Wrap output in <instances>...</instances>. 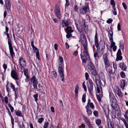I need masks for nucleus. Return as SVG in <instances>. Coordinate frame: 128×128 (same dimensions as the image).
Listing matches in <instances>:
<instances>
[{
  "mask_svg": "<svg viewBox=\"0 0 128 128\" xmlns=\"http://www.w3.org/2000/svg\"><path fill=\"white\" fill-rule=\"evenodd\" d=\"M98 46H96L97 48V52H100V55H102L104 51L105 48V43L103 40H100L99 42H98Z\"/></svg>",
  "mask_w": 128,
  "mask_h": 128,
  "instance_id": "obj_1",
  "label": "nucleus"
},
{
  "mask_svg": "<svg viewBox=\"0 0 128 128\" xmlns=\"http://www.w3.org/2000/svg\"><path fill=\"white\" fill-rule=\"evenodd\" d=\"M89 84L87 85V87L89 93L92 95H93V83L92 80L90 79H88Z\"/></svg>",
  "mask_w": 128,
  "mask_h": 128,
  "instance_id": "obj_2",
  "label": "nucleus"
},
{
  "mask_svg": "<svg viewBox=\"0 0 128 128\" xmlns=\"http://www.w3.org/2000/svg\"><path fill=\"white\" fill-rule=\"evenodd\" d=\"M54 12L57 18L59 19H60L62 17L60 11V8L57 4L56 5Z\"/></svg>",
  "mask_w": 128,
  "mask_h": 128,
  "instance_id": "obj_3",
  "label": "nucleus"
},
{
  "mask_svg": "<svg viewBox=\"0 0 128 128\" xmlns=\"http://www.w3.org/2000/svg\"><path fill=\"white\" fill-rule=\"evenodd\" d=\"M103 60L105 64V68H108L110 66V62L108 58L107 55L106 54L103 55Z\"/></svg>",
  "mask_w": 128,
  "mask_h": 128,
  "instance_id": "obj_4",
  "label": "nucleus"
},
{
  "mask_svg": "<svg viewBox=\"0 0 128 128\" xmlns=\"http://www.w3.org/2000/svg\"><path fill=\"white\" fill-rule=\"evenodd\" d=\"M84 50H83V53L84 57L86 60H89L90 59L88 49H87V46L84 44L83 46Z\"/></svg>",
  "mask_w": 128,
  "mask_h": 128,
  "instance_id": "obj_5",
  "label": "nucleus"
},
{
  "mask_svg": "<svg viewBox=\"0 0 128 128\" xmlns=\"http://www.w3.org/2000/svg\"><path fill=\"white\" fill-rule=\"evenodd\" d=\"M89 10L88 6V5L84 6L80 8V12L83 14H86Z\"/></svg>",
  "mask_w": 128,
  "mask_h": 128,
  "instance_id": "obj_6",
  "label": "nucleus"
},
{
  "mask_svg": "<svg viewBox=\"0 0 128 128\" xmlns=\"http://www.w3.org/2000/svg\"><path fill=\"white\" fill-rule=\"evenodd\" d=\"M30 81L32 82V85L34 88L37 90V85L38 84V81L35 76H33L30 79Z\"/></svg>",
  "mask_w": 128,
  "mask_h": 128,
  "instance_id": "obj_7",
  "label": "nucleus"
},
{
  "mask_svg": "<svg viewBox=\"0 0 128 128\" xmlns=\"http://www.w3.org/2000/svg\"><path fill=\"white\" fill-rule=\"evenodd\" d=\"M8 42L9 46L10 54L12 58H13L14 56H15V54L12 46V43L10 41H8Z\"/></svg>",
  "mask_w": 128,
  "mask_h": 128,
  "instance_id": "obj_8",
  "label": "nucleus"
},
{
  "mask_svg": "<svg viewBox=\"0 0 128 128\" xmlns=\"http://www.w3.org/2000/svg\"><path fill=\"white\" fill-rule=\"evenodd\" d=\"M58 71L60 76L62 78V80L63 81L64 80V70L62 66H60L58 67Z\"/></svg>",
  "mask_w": 128,
  "mask_h": 128,
  "instance_id": "obj_9",
  "label": "nucleus"
},
{
  "mask_svg": "<svg viewBox=\"0 0 128 128\" xmlns=\"http://www.w3.org/2000/svg\"><path fill=\"white\" fill-rule=\"evenodd\" d=\"M110 99L111 104L117 103V101L114 94L110 92Z\"/></svg>",
  "mask_w": 128,
  "mask_h": 128,
  "instance_id": "obj_10",
  "label": "nucleus"
},
{
  "mask_svg": "<svg viewBox=\"0 0 128 128\" xmlns=\"http://www.w3.org/2000/svg\"><path fill=\"white\" fill-rule=\"evenodd\" d=\"M11 76L12 78L16 80L19 79L17 72L14 70H12L11 72Z\"/></svg>",
  "mask_w": 128,
  "mask_h": 128,
  "instance_id": "obj_11",
  "label": "nucleus"
},
{
  "mask_svg": "<svg viewBox=\"0 0 128 128\" xmlns=\"http://www.w3.org/2000/svg\"><path fill=\"white\" fill-rule=\"evenodd\" d=\"M122 53L120 49H119L117 52L116 58V60L118 61L119 60H121L122 59Z\"/></svg>",
  "mask_w": 128,
  "mask_h": 128,
  "instance_id": "obj_12",
  "label": "nucleus"
},
{
  "mask_svg": "<svg viewBox=\"0 0 128 128\" xmlns=\"http://www.w3.org/2000/svg\"><path fill=\"white\" fill-rule=\"evenodd\" d=\"M18 61V66H26V62L25 60H24V58L22 57L21 56L19 58Z\"/></svg>",
  "mask_w": 128,
  "mask_h": 128,
  "instance_id": "obj_13",
  "label": "nucleus"
},
{
  "mask_svg": "<svg viewBox=\"0 0 128 128\" xmlns=\"http://www.w3.org/2000/svg\"><path fill=\"white\" fill-rule=\"evenodd\" d=\"M80 38L81 39L84 40H82V42L83 46H84V44L86 46H87L86 39L84 35L83 34H81L80 35Z\"/></svg>",
  "mask_w": 128,
  "mask_h": 128,
  "instance_id": "obj_14",
  "label": "nucleus"
},
{
  "mask_svg": "<svg viewBox=\"0 0 128 128\" xmlns=\"http://www.w3.org/2000/svg\"><path fill=\"white\" fill-rule=\"evenodd\" d=\"M5 4L6 8L8 11H10L11 4L10 0H6Z\"/></svg>",
  "mask_w": 128,
  "mask_h": 128,
  "instance_id": "obj_15",
  "label": "nucleus"
},
{
  "mask_svg": "<svg viewBox=\"0 0 128 128\" xmlns=\"http://www.w3.org/2000/svg\"><path fill=\"white\" fill-rule=\"evenodd\" d=\"M119 67L122 70L124 71H126L127 68V67L124 64V62L120 63Z\"/></svg>",
  "mask_w": 128,
  "mask_h": 128,
  "instance_id": "obj_16",
  "label": "nucleus"
},
{
  "mask_svg": "<svg viewBox=\"0 0 128 128\" xmlns=\"http://www.w3.org/2000/svg\"><path fill=\"white\" fill-rule=\"evenodd\" d=\"M38 89L36 90L37 91L42 93L44 92V87L41 85L40 84H38Z\"/></svg>",
  "mask_w": 128,
  "mask_h": 128,
  "instance_id": "obj_17",
  "label": "nucleus"
},
{
  "mask_svg": "<svg viewBox=\"0 0 128 128\" xmlns=\"http://www.w3.org/2000/svg\"><path fill=\"white\" fill-rule=\"evenodd\" d=\"M33 48L34 52L35 51V52H36V56L37 58L38 59L40 60V54L39 52V50L36 47H34Z\"/></svg>",
  "mask_w": 128,
  "mask_h": 128,
  "instance_id": "obj_18",
  "label": "nucleus"
},
{
  "mask_svg": "<svg viewBox=\"0 0 128 128\" xmlns=\"http://www.w3.org/2000/svg\"><path fill=\"white\" fill-rule=\"evenodd\" d=\"M115 92L116 94H117L120 97L122 96V93L119 88H117L115 90Z\"/></svg>",
  "mask_w": 128,
  "mask_h": 128,
  "instance_id": "obj_19",
  "label": "nucleus"
},
{
  "mask_svg": "<svg viewBox=\"0 0 128 128\" xmlns=\"http://www.w3.org/2000/svg\"><path fill=\"white\" fill-rule=\"evenodd\" d=\"M69 22L68 20H66V21L65 22L64 20H62V27L63 28L64 26V25L66 26L67 27L69 26Z\"/></svg>",
  "mask_w": 128,
  "mask_h": 128,
  "instance_id": "obj_20",
  "label": "nucleus"
},
{
  "mask_svg": "<svg viewBox=\"0 0 128 128\" xmlns=\"http://www.w3.org/2000/svg\"><path fill=\"white\" fill-rule=\"evenodd\" d=\"M88 67L90 70L92 69H94V68H95L93 64L90 61L88 63Z\"/></svg>",
  "mask_w": 128,
  "mask_h": 128,
  "instance_id": "obj_21",
  "label": "nucleus"
},
{
  "mask_svg": "<svg viewBox=\"0 0 128 128\" xmlns=\"http://www.w3.org/2000/svg\"><path fill=\"white\" fill-rule=\"evenodd\" d=\"M86 109V111L89 116H90L92 113V112L91 110V109L90 107H85Z\"/></svg>",
  "mask_w": 128,
  "mask_h": 128,
  "instance_id": "obj_22",
  "label": "nucleus"
},
{
  "mask_svg": "<svg viewBox=\"0 0 128 128\" xmlns=\"http://www.w3.org/2000/svg\"><path fill=\"white\" fill-rule=\"evenodd\" d=\"M95 83L97 84V82H98V84L99 85V86L100 87V89L102 90V84L100 80L98 79H95Z\"/></svg>",
  "mask_w": 128,
  "mask_h": 128,
  "instance_id": "obj_23",
  "label": "nucleus"
},
{
  "mask_svg": "<svg viewBox=\"0 0 128 128\" xmlns=\"http://www.w3.org/2000/svg\"><path fill=\"white\" fill-rule=\"evenodd\" d=\"M66 30L67 32L72 33L74 31L72 29V28L71 26L67 27Z\"/></svg>",
  "mask_w": 128,
  "mask_h": 128,
  "instance_id": "obj_24",
  "label": "nucleus"
},
{
  "mask_svg": "<svg viewBox=\"0 0 128 128\" xmlns=\"http://www.w3.org/2000/svg\"><path fill=\"white\" fill-rule=\"evenodd\" d=\"M126 82L125 80H123L121 82L120 86L123 89L124 88L126 85Z\"/></svg>",
  "mask_w": 128,
  "mask_h": 128,
  "instance_id": "obj_25",
  "label": "nucleus"
},
{
  "mask_svg": "<svg viewBox=\"0 0 128 128\" xmlns=\"http://www.w3.org/2000/svg\"><path fill=\"white\" fill-rule=\"evenodd\" d=\"M98 40L97 38V33L96 32L94 37V42L96 46H98Z\"/></svg>",
  "mask_w": 128,
  "mask_h": 128,
  "instance_id": "obj_26",
  "label": "nucleus"
},
{
  "mask_svg": "<svg viewBox=\"0 0 128 128\" xmlns=\"http://www.w3.org/2000/svg\"><path fill=\"white\" fill-rule=\"evenodd\" d=\"M92 74L94 76H96L97 74L96 69L95 68L94 69L90 70Z\"/></svg>",
  "mask_w": 128,
  "mask_h": 128,
  "instance_id": "obj_27",
  "label": "nucleus"
},
{
  "mask_svg": "<svg viewBox=\"0 0 128 128\" xmlns=\"http://www.w3.org/2000/svg\"><path fill=\"white\" fill-rule=\"evenodd\" d=\"M79 89V87L78 86V85H77L76 86L75 88V90L74 91V92L75 93V96H77L78 92V90Z\"/></svg>",
  "mask_w": 128,
  "mask_h": 128,
  "instance_id": "obj_28",
  "label": "nucleus"
},
{
  "mask_svg": "<svg viewBox=\"0 0 128 128\" xmlns=\"http://www.w3.org/2000/svg\"><path fill=\"white\" fill-rule=\"evenodd\" d=\"M108 35L109 37H113V32L112 29L109 30Z\"/></svg>",
  "mask_w": 128,
  "mask_h": 128,
  "instance_id": "obj_29",
  "label": "nucleus"
},
{
  "mask_svg": "<svg viewBox=\"0 0 128 128\" xmlns=\"http://www.w3.org/2000/svg\"><path fill=\"white\" fill-rule=\"evenodd\" d=\"M117 103H115L112 104H111L112 107L114 109H115L118 108V105L116 104Z\"/></svg>",
  "mask_w": 128,
  "mask_h": 128,
  "instance_id": "obj_30",
  "label": "nucleus"
},
{
  "mask_svg": "<svg viewBox=\"0 0 128 128\" xmlns=\"http://www.w3.org/2000/svg\"><path fill=\"white\" fill-rule=\"evenodd\" d=\"M108 126V128H113L111 122L110 120H107Z\"/></svg>",
  "mask_w": 128,
  "mask_h": 128,
  "instance_id": "obj_31",
  "label": "nucleus"
},
{
  "mask_svg": "<svg viewBox=\"0 0 128 128\" xmlns=\"http://www.w3.org/2000/svg\"><path fill=\"white\" fill-rule=\"evenodd\" d=\"M83 26L84 30V31L86 33L88 32V26H86L84 22V23Z\"/></svg>",
  "mask_w": 128,
  "mask_h": 128,
  "instance_id": "obj_32",
  "label": "nucleus"
},
{
  "mask_svg": "<svg viewBox=\"0 0 128 128\" xmlns=\"http://www.w3.org/2000/svg\"><path fill=\"white\" fill-rule=\"evenodd\" d=\"M15 112V113L16 115L18 116H22V112L20 110H18L17 111L14 110Z\"/></svg>",
  "mask_w": 128,
  "mask_h": 128,
  "instance_id": "obj_33",
  "label": "nucleus"
},
{
  "mask_svg": "<svg viewBox=\"0 0 128 128\" xmlns=\"http://www.w3.org/2000/svg\"><path fill=\"white\" fill-rule=\"evenodd\" d=\"M24 75L26 76V77H28L29 78V76L28 75V70L27 68L26 69H24Z\"/></svg>",
  "mask_w": 128,
  "mask_h": 128,
  "instance_id": "obj_34",
  "label": "nucleus"
},
{
  "mask_svg": "<svg viewBox=\"0 0 128 128\" xmlns=\"http://www.w3.org/2000/svg\"><path fill=\"white\" fill-rule=\"evenodd\" d=\"M18 126L19 128H25V126L23 122L22 123H19L18 124Z\"/></svg>",
  "mask_w": 128,
  "mask_h": 128,
  "instance_id": "obj_35",
  "label": "nucleus"
},
{
  "mask_svg": "<svg viewBox=\"0 0 128 128\" xmlns=\"http://www.w3.org/2000/svg\"><path fill=\"white\" fill-rule=\"evenodd\" d=\"M113 10L112 12H113V14L114 15H116L117 14V12L116 10V8L114 7H112Z\"/></svg>",
  "mask_w": 128,
  "mask_h": 128,
  "instance_id": "obj_36",
  "label": "nucleus"
},
{
  "mask_svg": "<svg viewBox=\"0 0 128 128\" xmlns=\"http://www.w3.org/2000/svg\"><path fill=\"white\" fill-rule=\"evenodd\" d=\"M110 4L112 6V7L115 6L116 4L114 0H110Z\"/></svg>",
  "mask_w": 128,
  "mask_h": 128,
  "instance_id": "obj_37",
  "label": "nucleus"
},
{
  "mask_svg": "<svg viewBox=\"0 0 128 128\" xmlns=\"http://www.w3.org/2000/svg\"><path fill=\"white\" fill-rule=\"evenodd\" d=\"M52 75L53 77L55 78L57 76V74L56 72L55 71H52Z\"/></svg>",
  "mask_w": 128,
  "mask_h": 128,
  "instance_id": "obj_38",
  "label": "nucleus"
},
{
  "mask_svg": "<svg viewBox=\"0 0 128 128\" xmlns=\"http://www.w3.org/2000/svg\"><path fill=\"white\" fill-rule=\"evenodd\" d=\"M86 95L85 94H83V95L82 97V102H86Z\"/></svg>",
  "mask_w": 128,
  "mask_h": 128,
  "instance_id": "obj_39",
  "label": "nucleus"
},
{
  "mask_svg": "<svg viewBox=\"0 0 128 128\" xmlns=\"http://www.w3.org/2000/svg\"><path fill=\"white\" fill-rule=\"evenodd\" d=\"M84 83H85V82H84L82 83V87L84 88V91L86 92H87L86 88V85L84 84Z\"/></svg>",
  "mask_w": 128,
  "mask_h": 128,
  "instance_id": "obj_40",
  "label": "nucleus"
},
{
  "mask_svg": "<svg viewBox=\"0 0 128 128\" xmlns=\"http://www.w3.org/2000/svg\"><path fill=\"white\" fill-rule=\"evenodd\" d=\"M49 123L48 122H46L44 126V128H47L48 126Z\"/></svg>",
  "mask_w": 128,
  "mask_h": 128,
  "instance_id": "obj_41",
  "label": "nucleus"
},
{
  "mask_svg": "<svg viewBox=\"0 0 128 128\" xmlns=\"http://www.w3.org/2000/svg\"><path fill=\"white\" fill-rule=\"evenodd\" d=\"M88 106L89 107L90 106L92 109H93L94 108V105L92 102L88 104Z\"/></svg>",
  "mask_w": 128,
  "mask_h": 128,
  "instance_id": "obj_42",
  "label": "nucleus"
},
{
  "mask_svg": "<svg viewBox=\"0 0 128 128\" xmlns=\"http://www.w3.org/2000/svg\"><path fill=\"white\" fill-rule=\"evenodd\" d=\"M38 94H36L34 95V98L36 102H37L38 101Z\"/></svg>",
  "mask_w": 128,
  "mask_h": 128,
  "instance_id": "obj_43",
  "label": "nucleus"
},
{
  "mask_svg": "<svg viewBox=\"0 0 128 128\" xmlns=\"http://www.w3.org/2000/svg\"><path fill=\"white\" fill-rule=\"evenodd\" d=\"M44 120V118H41L38 119V122L40 124H41L42 122Z\"/></svg>",
  "mask_w": 128,
  "mask_h": 128,
  "instance_id": "obj_44",
  "label": "nucleus"
},
{
  "mask_svg": "<svg viewBox=\"0 0 128 128\" xmlns=\"http://www.w3.org/2000/svg\"><path fill=\"white\" fill-rule=\"evenodd\" d=\"M18 66L19 68L20 69V71H22V73L23 72L22 71V70L24 69L25 68L26 66Z\"/></svg>",
  "mask_w": 128,
  "mask_h": 128,
  "instance_id": "obj_45",
  "label": "nucleus"
},
{
  "mask_svg": "<svg viewBox=\"0 0 128 128\" xmlns=\"http://www.w3.org/2000/svg\"><path fill=\"white\" fill-rule=\"evenodd\" d=\"M71 33L67 32V34L66 35V37L68 38H69L72 36V34Z\"/></svg>",
  "mask_w": 128,
  "mask_h": 128,
  "instance_id": "obj_46",
  "label": "nucleus"
},
{
  "mask_svg": "<svg viewBox=\"0 0 128 128\" xmlns=\"http://www.w3.org/2000/svg\"><path fill=\"white\" fill-rule=\"evenodd\" d=\"M121 76L122 78H124L125 77V74L124 72H120Z\"/></svg>",
  "mask_w": 128,
  "mask_h": 128,
  "instance_id": "obj_47",
  "label": "nucleus"
},
{
  "mask_svg": "<svg viewBox=\"0 0 128 128\" xmlns=\"http://www.w3.org/2000/svg\"><path fill=\"white\" fill-rule=\"evenodd\" d=\"M96 123L98 125H100L101 123V121L100 119H97L96 121Z\"/></svg>",
  "mask_w": 128,
  "mask_h": 128,
  "instance_id": "obj_48",
  "label": "nucleus"
},
{
  "mask_svg": "<svg viewBox=\"0 0 128 128\" xmlns=\"http://www.w3.org/2000/svg\"><path fill=\"white\" fill-rule=\"evenodd\" d=\"M93 114L96 117L98 116V113L96 110H95L93 112Z\"/></svg>",
  "mask_w": 128,
  "mask_h": 128,
  "instance_id": "obj_49",
  "label": "nucleus"
},
{
  "mask_svg": "<svg viewBox=\"0 0 128 128\" xmlns=\"http://www.w3.org/2000/svg\"><path fill=\"white\" fill-rule=\"evenodd\" d=\"M101 90V91L100 92V93L98 95H96V96L99 97L100 98H102L103 96V95H102V90Z\"/></svg>",
  "mask_w": 128,
  "mask_h": 128,
  "instance_id": "obj_50",
  "label": "nucleus"
},
{
  "mask_svg": "<svg viewBox=\"0 0 128 128\" xmlns=\"http://www.w3.org/2000/svg\"><path fill=\"white\" fill-rule=\"evenodd\" d=\"M84 120L85 121L86 123L88 122L89 120L88 118L86 116H84Z\"/></svg>",
  "mask_w": 128,
  "mask_h": 128,
  "instance_id": "obj_51",
  "label": "nucleus"
},
{
  "mask_svg": "<svg viewBox=\"0 0 128 128\" xmlns=\"http://www.w3.org/2000/svg\"><path fill=\"white\" fill-rule=\"evenodd\" d=\"M11 117V122L12 124V126H14V119L13 118L12 116H10Z\"/></svg>",
  "mask_w": 128,
  "mask_h": 128,
  "instance_id": "obj_52",
  "label": "nucleus"
},
{
  "mask_svg": "<svg viewBox=\"0 0 128 128\" xmlns=\"http://www.w3.org/2000/svg\"><path fill=\"white\" fill-rule=\"evenodd\" d=\"M70 4L68 0H66V4H65V8L68 6Z\"/></svg>",
  "mask_w": 128,
  "mask_h": 128,
  "instance_id": "obj_53",
  "label": "nucleus"
},
{
  "mask_svg": "<svg viewBox=\"0 0 128 128\" xmlns=\"http://www.w3.org/2000/svg\"><path fill=\"white\" fill-rule=\"evenodd\" d=\"M14 92V93L15 94V95L16 96L18 94V88H16L14 89V90H13Z\"/></svg>",
  "mask_w": 128,
  "mask_h": 128,
  "instance_id": "obj_54",
  "label": "nucleus"
},
{
  "mask_svg": "<svg viewBox=\"0 0 128 128\" xmlns=\"http://www.w3.org/2000/svg\"><path fill=\"white\" fill-rule=\"evenodd\" d=\"M113 20L111 18H109L106 21V22L109 24L111 23L112 21Z\"/></svg>",
  "mask_w": 128,
  "mask_h": 128,
  "instance_id": "obj_55",
  "label": "nucleus"
},
{
  "mask_svg": "<svg viewBox=\"0 0 128 128\" xmlns=\"http://www.w3.org/2000/svg\"><path fill=\"white\" fill-rule=\"evenodd\" d=\"M10 87L13 90H14V89L15 88V86H14L13 84L12 83H10Z\"/></svg>",
  "mask_w": 128,
  "mask_h": 128,
  "instance_id": "obj_56",
  "label": "nucleus"
},
{
  "mask_svg": "<svg viewBox=\"0 0 128 128\" xmlns=\"http://www.w3.org/2000/svg\"><path fill=\"white\" fill-rule=\"evenodd\" d=\"M117 29L118 31H120L121 30L120 23H118V24L117 26Z\"/></svg>",
  "mask_w": 128,
  "mask_h": 128,
  "instance_id": "obj_57",
  "label": "nucleus"
},
{
  "mask_svg": "<svg viewBox=\"0 0 128 128\" xmlns=\"http://www.w3.org/2000/svg\"><path fill=\"white\" fill-rule=\"evenodd\" d=\"M78 30L79 32L80 33H81L82 32V27H80L79 28H78Z\"/></svg>",
  "mask_w": 128,
  "mask_h": 128,
  "instance_id": "obj_58",
  "label": "nucleus"
},
{
  "mask_svg": "<svg viewBox=\"0 0 128 128\" xmlns=\"http://www.w3.org/2000/svg\"><path fill=\"white\" fill-rule=\"evenodd\" d=\"M74 10L76 12L78 11V7L77 5H76L74 6Z\"/></svg>",
  "mask_w": 128,
  "mask_h": 128,
  "instance_id": "obj_59",
  "label": "nucleus"
},
{
  "mask_svg": "<svg viewBox=\"0 0 128 128\" xmlns=\"http://www.w3.org/2000/svg\"><path fill=\"white\" fill-rule=\"evenodd\" d=\"M3 67L4 69V71H5L7 68V66L5 64H4L3 65Z\"/></svg>",
  "mask_w": 128,
  "mask_h": 128,
  "instance_id": "obj_60",
  "label": "nucleus"
},
{
  "mask_svg": "<svg viewBox=\"0 0 128 128\" xmlns=\"http://www.w3.org/2000/svg\"><path fill=\"white\" fill-rule=\"evenodd\" d=\"M122 5L123 6V7L125 10H126L127 9V6L126 5V4L124 3L123 2L122 4Z\"/></svg>",
  "mask_w": 128,
  "mask_h": 128,
  "instance_id": "obj_61",
  "label": "nucleus"
},
{
  "mask_svg": "<svg viewBox=\"0 0 128 128\" xmlns=\"http://www.w3.org/2000/svg\"><path fill=\"white\" fill-rule=\"evenodd\" d=\"M85 76L86 77V80L88 79V78L89 77V76L87 72H86L85 74Z\"/></svg>",
  "mask_w": 128,
  "mask_h": 128,
  "instance_id": "obj_62",
  "label": "nucleus"
},
{
  "mask_svg": "<svg viewBox=\"0 0 128 128\" xmlns=\"http://www.w3.org/2000/svg\"><path fill=\"white\" fill-rule=\"evenodd\" d=\"M120 46H124L123 42L122 41H121L120 42Z\"/></svg>",
  "mask_w": 128,
  "mask_h": 128,
  "instance_id": "obj_63",
  "label": "nucleus"
},
{
  "mask_svg": "<svg viewBox=\"0 0 128 128\" xmlns=\"http://www.w3.org/2000/svg\"><path fill=\"white\" fill-rule=\"evenodd\" d=\"M4 101L6 104H7L8 102V98L7 96H6L4 98Z\"/></svg>",
  "mask_w": 128,
  "mask_h": 128,
  "instance_id": "obj_64",
  "label": "nucleus"
}]
</instances>
